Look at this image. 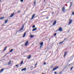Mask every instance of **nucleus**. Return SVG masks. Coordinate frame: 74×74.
<instances>
[{
  "label": "nucleus",
  "instance_id": "nucleus-1",
  "mask_svg": "<svg viewBox=\"0 0 74 74\" xmlns=\"http://www.w3.org/2000/svg\"><path fill=\"white\" fill-rule=\"evenodd\" d=\"M62 12H65V6H64L62 8Z\"/></svg>",
  "mask_w": 74,
  "mask_h": 74
},
{
  "label": "nucleus",
  "instance_id": "nucleus-2",
  "mask_svg": "<svg viewBox=\"0 0 74 74\" xmlns=\"http://www.w3.org/2000/svg\"><path fill=\"white\" fill-rule=\"evenodd\" d=\"M43 44H44V43L43 42H40V48H41L42 46L43 45Z\"/></svg>",
  "mask_w": 74,
  "mask_h": 74
},
{
  "label": "nucleus",
  "instance_id": "nucleus-3",
  "mask_svg": "<svg viewBox=\"0 0 74 74\" xmlns=\"http://www.w3.org/2000/svg\"><path fill=\"white\" fill-rule=\"evenodd\" d=\"M58 30L60 32H62L63 31V29L61 27H60Z\"/></svg>",
  "mask_w": 74,
  "mask_h": 74
},
{
  "label": "nucleus",
  "instance_id": "nucleus-4",
  "mask_svg": "<svg viewBox=\"0 0 74 74\" xmlns=\"http://www.w3.org/2000/svg\"><path fill=\"white\" fill-rule=\"evenodd\" d=\"M28 44H29V41H27L25 44V46H27Z\"/></svg>",
  "mask_w": 74,
  "mask_h": 74
},
{
  "label": "nucleus",
  "instance_id": "nucleus-5",
  "mask_svg": "<svg viewBox=\"0 0 74 74\" xmlns=\"http://www.w3.org/2000/svg\"><path fill=\"white\" fill-rule=\"evenodd\" d=\"M58 68H59L58 66H57L54 68H53V71H54V70H56V69H58Z\"/></svg>",
  "mask_w": 74,
  "mask_h": 74
},
{
  "label": "nucleus",
  "instance_id": "nucleus-6",
  "mask_svg": "<svg viewBox=\"0 0 74 74\" xmlns=\"http://www.w3.org/2000/svg\"><path fill=\"white\" fill-rule=\"evenodd\" d=\"M72 22H73V21H72V19H70L69 21V25H70L72 23Z\"/></svg>",
  "mask_w": 74,
  "mask_h": 74
},
{
  "label": "nucleus",
  "instance_id": "nucleus-7",
  "mask_svg": "<svg viewBox=\"0 0 74 74\" xmlns=\"http://www.w3.org/2000/svg\"><path fill=\"white\" fill-rule=\"evenodd\" d=\"M68 53V51H67L65 52L64 55V57H65V56H66V55Z\"/></svg>",
  "mask_w": 74,
  "mask_h": 74
},
{
  "label": "nucleus",
  "instance_id": "nucleus-8",
  "mask_svg": "<svg viewBox=\"0 0 74 74\" xmlns=\"http://www.w3.org/2000/svg\"><path fill=\"white\" fill-rule=\"evenodd\" d=\"M36 15L35 14H34L32 16V18L31 19V20H33V19L34 18V16H35Z\"/></svg>",
  "mask_w": 74,
  "mask_h": 74
},
{
  "label": "nucleus",
  "instance_id": "nucleus-9",
  "mask_svg": "<svg viewBox=\"0 0 74 74\" xmlns=\"http://www.w3.org/2000/svg\"><path fill=\"white\" fill-rule=\"evenodd\" d=\"M56 21H55L54 22H53V26H54V25H56Z\"/></svg>",
  "mask_w": 74,
  "mask_h": 74
},
{
  "label": "nucleus",
  "instance_id": "nucleus-10",
  "mask_svg": "<svg viewBox=\"0 0 74 74\" xmlns=\"http://www.w3.org/2000/svg\"><path fill=\"white\" fill-rule=\"evenodd\" d=\"M26 33V32H25L24 33V34L23 36V37L24 38L25 37Z\"/></svg>",
  "mask_w": 74,
  "mask_h": 74
},
{
  "label": "nucleus",
  "instance_id": "nucleus-11",
  "mask_svg": "<svg viewBox=\"0 0 74 74\" xmlns=\"http://www.w3.org/2000/svg\"><path fill=\"white\" fill-rule=\"evenodd\" d=\"M15 14L14 13H13L10 16V18H12L13 16H14V15Z\"/></svg>",
  "mask_w": 74,
  "mask_h": 74
},
{
  "label": "nucleus",
  "instance_id": "nucleus-12",
  "mask_svg": "<svg viewBox=\"0 0 74 74\" xmlns=\"http://www.w3.org/2000/svg\"><path fill=\"white\" fill-rule=\"evenodd\" d=\"M36 30H37V28H35L33 29H32V32H34V31Z\"/></svg>",
  "mask_w": 74,
  "mask_h": 74
},
{
  "label": "nucleus",
  "instance_id": "nucleus-13",
  "mask_svg": "<svg viewBox=\"0 0 74 74\" xmlns=\"http://www.w3.org/2000/svg\"><path fill=\"white\" fill-rule=\"evenodd\" d=\"M11 64V61H10L8 64V65H10Z\"/></svg>",
  "mask_w": 74,
  "mask_h": 74
},
{
  "label": "nucleus",
  "instance_id": "nucleus-14",
  "mask_svg": "<svg viewBox=\"0 0 74 74\" xmlns=\"http://www.w3.org/2000/svg\"><path fill=\"white\" fill-rule=\"evenodd\" d=\"M70 3H71V4L69 8H70L71 7V6H72V5H73V3H71V2H70Z\"/></svg>",
  "mask_w": 74,
  "mask_h": 74
},
{
  "label": "nucleus",
  "instance_id": "nucleus-15",
  "mask_svg": "<svg viewBox=\"0 0 74 74\" xmlns=\"http://www.w3.org/2000/svg\"><path fill=\"white\" fill-rule=\"evenodd\" d=\"M26 68H25L24 69H22V71H26Z\"/></svg>",
  "mask_w": 74,
  "mask_h": 74
},
{
  "label": "nucleus",
  "instance_id": "nucleus-16",
  "mask_svg": "<svg viewBox=\"0 0 74 74\" xmlns=\"http://www.w3.org/2000/svg\"><path fill=\"white\" fill-rule=\"evenodd\" d=\"M4 71V69H2L1 70V71H0V73H2Z\"/></svg>",
  "mask_w": 74,
  "mask_h": 74
},
{
  "label": "nucleus",
  "instance_id": "nucleus-17",
  "mask_svg": "<svg viewBox=\"0 0 74 74\" xmlns=\"http://www.w3.org/2000/svg\"><path fill=\"white\" fill-rule=\"evenodd\" d=\"M29 56L27 57V58H28V59H30V58H31V55H29Z\"/></svg>",
  "mask_w": 74,
  "mask_h": 74
},
{
  "label": "nucleus",
  "instance_id": "nucleus-18",
  "mask_svg": "<svg viewBox=\"0 0 74 74\" xmlns=\"http://www.w3.org/2000/svg\"><path fill=\"white\" fill-rule=\"evenodd\" d=\"M34 35H31L30 37V38H32L34 37Z\"/></svg>",
  "mask_w": 74,
  "mask_h": 74
},
{
  "label": "nucleus",
  "instance_id": "nucleus-19",
  "mask_svg": "<svg viewBox=\"0 0 74 74\" xmlns=\"http://www.w3.org/2000/svg\"><path fill=\"white\" fill-rule=\"evenodd\" d=\"M6 49H7V46H6L5 47V48L4 50H3V51L4 52L5 51V50H6Z\"/></svg>",
  "mask_w": 74,
  "mask_h": 74
},
{
  "label": "nucleus",
  "instance_id": "nucleus-20",
  "mask_svg": "<svg viewBox=\"0 0 74 74\" xmlns=\"http://www.w3.org/2000/svg\"><path fill=\"white\" fill-rule=\"evenodd\" d=\"M23 30V28L22 27V28L21 29H20L19 30V31H20V32H21V31H22Z\"/></svg>",
  "mask_w": 74,
  "mask_h": 74
},
{
  "label": "nucleus",
  "instance_id": "nucleus-21",
  "mask_svg": "<svg viewBox=\"0 0 74 74\" xmlns=\"http://www.w3.org/2000/svg\"><path fill=\"white\" fill-rule=\"evenodd\" d=\"M8 22V20H5V23H7V22Z\"/></svg>",
  "mask_w": 74,
  "mask_h": 74
},
{
  "label": "nucleus",
  "instance_id": "nucleus-22",
  "mask_svg": "<svg viewBox=\"0 0 74 74\" xmlns=\"http://www.w3.org/2000/svg\"><path fill=\"white\" fill-rule=\"evenodd\" d=\"M4 19V17H1L0 18V19L1 20H2V19Z\"/></svg>",
  "mask_w": 74,
  "mask_h": 74
},
{
  "label": "nucleus",
  "instance_id": "nucleus-23",
  "mask_svg": "<svg viewBox=\"0 0 74 74\" xmlns=\"http://www.w3.org/2000/svg\"><path fill=\"white\" fill-rule=\"evenodd\" d=\"M36 4V1H35L34 3V5H35Z\"/></svg>",
  "mask_w": 74,
  "mask_h": 74
},
{
  "label": "nucleus",
  "instance_id": "nucleus-24",
  "mask_svg": "<svg viewBox=\"0 0 74 74\" xmlns=\"http://www.w3.org/2000/svg\"><path fill=\"white\" fill-rule=\"evenodd\" d=\"M12 51H13V49H12L11 50V51H10L9 52L11 53V52H12Z\"/></svg>",
  "mask_w": 74,
  "mask_h": 74
},
{
  "label": "nucleus",
  "instance_id": "nucleus-25",
  "mask_svg": "<svg viewBox=\"0 0 74 74\" xmlns=\"http://www.w3.org/2000/svg\"><path fill=\"white\" fill-rule=\"evenodd\" d=\"M23 61H22L21 62V65H22V64H23Z\"/></svg>",
  "mask_w": 74,
  "mask_h": 74
},
{
  "label": "nucleus",
  "instance_id": "nucleus-26",
  "mask_svg": "<svg viewBox=\"0 0 74 74\" xmlns=\"http://www.w3.org/2000/svg\"><path fill=\"white\" fill-rule=\"evenodd\" d=\"M63 42H64V41L61 42L59 43V44H62V43H63Z\"/></svg>",
  "mask_w": 74,
  "mask_h": 74
},
{
  "label": "nucleus",
  "instance_id": "nucleus-27",
  "mask_svg": "<svg viewBox=\"0 0 74 74\" xmlns=\"http://www.w3.org/2000/svg\"><path fill=\"white\" fill-rule=\"evenodd\" d=\"M35 25H34L32 26V28H34L35 27Z\"/></svg>",
  "mask_w": 74,
  "mask_h": 74
},
{
  "label": "nucleus",
  "instance_id": "nucleus-28",
  "mask_svg": "<svg viewBox=\"0 0 74 74\" xmlns=\"http://www.w3.org/2000/svg\"><path fill=\"white\" fill-rule=\"evenodd\" d=\"M67 38H65L64 39V40L63 41L64 42L65 40H67Z\"/></svg>",
  "mask_w": 74,
  "mask_h": 74
},
{
  "label": "nucleus",
  "instance_id": "nucleus-29",
  "mask_svg": "<svg viewBox=\"0 0 74 74\" xmlns=\"http://www.w3.org/2000/svg\"><path fill=\"white\" fill-rule=\"evenodd\" d=\"M73 66L72 67L71 69V70H72V69H73Z\"/></svg>",
  "mask_w": 74,
  "mask_h": 74
},
{
  "label": "nucleus",
  "instance_id": "nucleus-30",
  "mask_svg": "<svg viewBox=\"0 0 74 74\" xmlns=\"http://www.w3.org/2000/svg\"><path fill=\"white\" fill-rule=\"evenodd\" d=\"M24 26H25V25H23V26L22 27V28H23H23H24Z\"/></svg>",
  "mask_w": 74,
  "mask_h": 74
},
{
  "label": "nucleus",
  "instance_id": "nucleus-31",
  "mask_svg": "<svg viewBox=\"0 0 74 74\" xmlns=\"http://www.w3.org/2000/svg\"><path fill=\"white\" fill-rule=\"evenodd\" d=\"M21 12V11H18L17 12V13H19V12Z\"/></svg>",
  "mask_w": 74,
  "mask_h": 74
},
{
  "label": "nucleus",
  "instance_id": "nucleus-32",
  "mask_svg": "<svg viewBox=\"0 0 74 74\" xmlns=\"http://www.w3.org/2000/svg\"><path fill=\"white\" fill-rule=\"evenodd\" d=\"M56 36V33H55L54 35V36Z\"/></svg>",
  "mask_w": 74,
  "mask_h": 74
},
{
  "label": "nucleus",
  "instance_id": "nucleus-33",
  "mask_svg": "<svg viewBox=\"0 0 74 74\" xmlns=\"http://www.w3.org/2000/svg\"><path fill=\"white\" fill-rule=\"evenodd\" d=\"M72 14L73 15H74V12H72Z\"/></svg>",
  "mask_w": 74,
  "mask_h": 74
},
{
  "label": "nucleus",
  "instance_id": "nucleus-34",
  "mask_svg": "<svg viewBox=\"0 0 74 74\" xmlns=\"http://www.w3.org/2000/svg\"><path fill=\"white\" fill-rule=\"evenodd\" d=\"M37 65V63H36V64L35 65V66H36Z\"/></svg>",
  "mask_w": 74,
  "mask_h": 74
},
{
  "label": "nucleus",
  "instance_id": "nucleus-35",
  "mask_svg": "<svg viewBox=\"0 0 74 74\" xmlns=\"http://www.w3.org/2000/svg\"><path fill=\"white\" fill-rule=\"evenodd\" d=\"M23 0H21V2H23Z\"/></svg>",
  "mask_w": 74,
  "mask_h": 74
},
{
  "label": "nucleus",
  "instance_id": "nucleus-36",
  "mask_svg": "<svg viewBox=\"0 0 74 74\" xmlns=\"http://www.w3.org/2000/svg\"><path fill=\"white\" fill-rule=\"evenodd\" d=\"M46 62H44V65H45L46 64Z\"/></svg>",
  "mask_w": 74,
  "mask_h": 74
},
{
  "label": "nucleus",
  "instance_id": "nucleus-37",
  "mask_svg": "<svg viewBox=\"0 0 74 74\" xmlns=\"http://www.w3.org/2000/svg\"><path fill=\"white\" fill-rule=\"evenodd\" d=\"M55 74H57V72H56L54 73Z\"/></svg>",
  "mask_w": 74,
  "mask_h": 74
},
{
  "label": "nucleus",
  "instance_id": "nucleus-38",
  "mask_svg": "<svg viewBox=\"0 0 74 74\" xmlns=\"http://www.w3.org/2000/svg\"><path fill=\"white\" fill-rule=\"evenodd\" d=\"M49 18V17H47L46 18V19H48Z\"/></svg>",
  "mask_w": 74,
  "mask_h": 74
},
{
  "label": "nucleus",
  "instance_id": "nucleus-39",
  "mask_svg": "<svg viewBox=\"0 0 74 74\" xmlns=\"http://www.w3.org/2000/svg\"><path fill=\"white\" fill-rule=\"evenodd\" d=\"M19 66V65H16V66Z\"/></svg>",
  "mask_w": 74,
  "mask_h": 74
},
{
  "label": "nucleus",
  "instance_id": "nucleus-40",
  "mask_svg": "<svg viewBox=\"0 0 74 74\" xmlns=\"http://www.w3.org/2000/svg\"><path fill=\"white\" fill-rule=\"evenodd\" d=\"M54 13L53 12L52 13V14H53Z\"/></svg>",
  "mask_w": 74,
  "mask_h": 74
},
{
  "label": "nucleus",
  "instance_id": "nucleus-41",
  "mask_svg": "<svg viewBox=\"0 0 74 74\" xmlns=\"http://www.w3.org/2000/svg\"><path fill=\"white\" fill-rule=\"evenodd\" d=\"M69 31H70V30H68V31L67 32H69Z\"/></svg>",
  "mask_w": 74,
  "mask_h": 74
},
{
  "label": "nucleus",
  "instance_id": "nucleus-42",
  "mask_svg": "<svg viewBox=\"0 0 74 74\" xmlns=\"http://www.w3.org/2000/svg\"><path fill=\"white\" fill-rule=\"evenodd\" d=\"M44 2H45V0H44Z\"/></svg>",
  "mask_w": 74,
  "mask_h": 74
},
{
  "label": "nucleus",
  "instance_id": "nucleus-43",
  "mask_svg": "<svg viewBox=\"0 0 74 74\" xmlns=\"http://www.w3.org/2000/svg\"><path fill=\"white\" fill-rule=\"evenodd\" d=\"M33 66H31V67H33Z\"/></svg>",
  "mask_w": 74,
  "mask_h": 74
},
{
  "label": "nucleus",
  "instance_id": "nucleus-44",
  "mask_svg": "<svg viewBox=\"0 0 74 74\" xmlns=\"http://www.w3.org/2000/svg\"><path fill=\"white\" fill-rule=\"evenodd\" d=\"M28 51H29V50H27Z\"/></svg>",
  "mask_w": 74,
  "mask_h": 74
},
{
  "label": "nucleus",
  "instance_id": "nucleus-45",
  "mask_svg": "<svg viewBox=\"0 0 74 74\" xmlns=\"http://www.w3.org/2000/svg\"><path fill=\"white\" fill-rule=\"evenodd\" d=\"M58 31H59V30H57V32H58Z\"/></svg>",
  "mask_w": 74,
  "mask_h": 74
},
{
  "label": "nucleus",
  "instance_id": "nucleus-46",
  "mask_svg": "<svg viewBox=\"0 0 74 74\" xmlns=\"http://www.w3.org/2000/svg\"><path fill=\"white\" fill-rule=\"evenodd\" d=\"M52 67H53V66H52V67H51V68H52Z\"/></svg>",
  "mask_w": 74,
  "mask_h": 74
},
{
  "label": "nucleus",
  "instance_id": "nucleus-47",
  "mask_svg": "<svg viewBox=\"0 0 74 74\" xmlns=\"http://www.w3.org/2000/svg\"><path fill=\"white\" fill-rule=\"evenodd\" d=\"M25 23H25L24 24V25H25Z\"/></svg>",
  "mask_w": 74,
  "mask_h": 74
},
{
  "label": "nucleus",
  "instance_id": "nucleus-48",
  "mask_svg": "<svg viewBox=\"0 0 74 74\" xmlns=\"http://www.w3.org/2000/svg\"><path fill=\"white\" fill-rule=\"evenodd\" d=\"M7 56V55H5V56Z\"/></svg>",
  "mask_w": 74,
  "mask_h": 74
},
{
  "label": "nucleus",
  "instance_id": "nucleus-49",
  "mask_svg": "<svg viewBox=\"0 0 74 74\" xmlns=\"http://www.w3.org/2000/svg\"><path fill=\"white\" fill-rule=\"evenodd\" d=\"M16 33H17V32H16Z\"/></svg>",
  "mask_w": 74,
  "mask_h": 74
},
{
  "label": "nucleus",
  "instance_id": "nucleus-50",
  "mask_svg": "<svg viewBox=\"0 0 74 74\" xmlns=\"http://www.w3.org/2000/svg\"><path fill=\"white\" fill-rule=\"evenodd\" d=\"M70 64H69V66H70Z\"/></svg>",
  "mask_w": 74,
  "mask_h": 74
},
{
  "label": "nucleus",
  "instance_id": "nucleus-51",
  "mask_svg": "<svg viewBox=\"0 0 74 74\" xmlns=\"http://www.w3.org/2000/svg\"><path fill=\"white\" fill-rule=\"evenodd\" d=\"M1 1V0H0V1Z\"/></svg>",
  "mask_w": 74,
  "mask_h": 74
},
{
  "label": "nucleus",
  "instance_id": "nucleus-52",
  "mask_svg": "<svg viewBox=\"0 0 74 74\" xmlns=\"http://www.w3.org/2000/svg\"><path fill=\"white\" fill-rule=\"evenodd\" d=\"M45 12H47V11H45Z\"/></svg>",
  "mask_w": 74,
  "mask_h": 74
},
{
  "label": "nucleus",
  "instance_id": "nucleus-53",
  "mask_svg": "<svg viewBox=\"0 0 74 74\" xmlns=\"http://www.w3.org/2000/svg\"><path fill=\"white\" fill-rule=\"evenodd\" d=\"M26 52H27L26 51Z\"/></svg>",
  "mask_w": 74,
  "mask_h": 74
}]
</instances>
